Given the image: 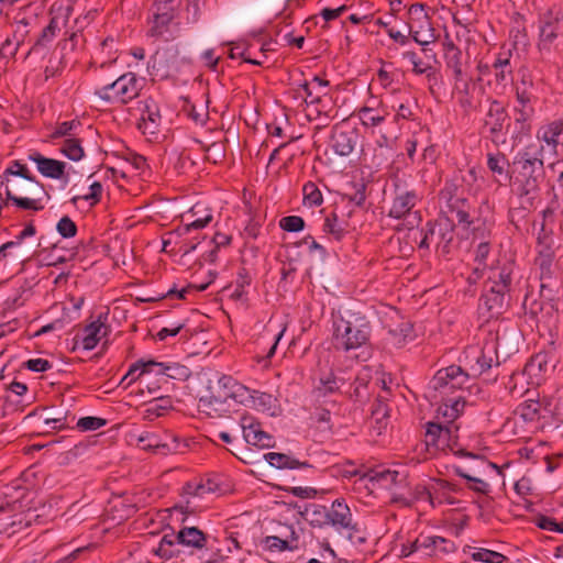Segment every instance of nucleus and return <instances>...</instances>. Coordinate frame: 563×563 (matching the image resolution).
Here are the masks:
<instances>
[{
  "label": "nucleus",
  "instance_id": "b1692460",
  "mask_svg": "<svg viewBox=\"0 0 563 563\" xmlns=\"http://www.w3.org/2000/svg\"><path fill=\"white\" fill-rule=\"evenodd\" d=\"M241 429L243 432V439L247 444L258 448H274V438L265 432L261 423L253 417L243 416L241 418Z\"/></svg>",
  "mask_w": 563,
  "mask_h": 563
},
{
  "label": "nucleus",
  "instance_id": "a878e982",
  "mask_svg": "<svg viewBox=\"0 0 563 563\" xmlns=\"http://www.w3.org/2000/svg\"><path fill=\"white\" fill-rule=\"evenodd\" d=\"M440 406L437 409V418L443 420L439 423L453 427V422L460 417L465 407V395L459 394L452 398H440Z\"/></svg>",
  "mask_w": 563,
  "mask_h": 563
},
{
  "label": "nucleus",
  "instance_id": "aec40b11",
  "mask_svg": "<svg viewBox=\"0 0 563 563\" xmlns=\"http://www.w3.org/2000/svg\"><path fill=\"white\" fill-rule=\"evenodd\" d=\"M141 118L137 122V129L143 134L157 136L162 123V114L158 103L153 98H146L139 102Z\"/></svg>",
  "mask_w": 563,
  "mask_h": 563
},
{
  "label": "nucleus",
  "instance_id": "bb28decb",
  "mask_svg": "<svg viewBox=\"0 0 563 563\" xmlns=\"http://www.w3.org/2000/svg\"><path fill=\"white\" fill-rule=\"evenodd\" d=\"M534 110L515 109L516 118L514 124H510L512 145L522 143L525 139L531 135V118Z\"/></svg>",
  "mask_w": 563,
  "mask_h": 563
},
{
  "label": "nucleus",
  "instance_id": "864d4df0",
  "mask_svg": "<svg viewBox=\"0 0 563 563\" xmlns=\"http://www.w3.org/2000/svg\"><path fill=\"white\" fill-rule=\"evenodd\" d=\"M303 205L309 207H319L323 202V196L318 186L308 181L302 187Z\"/></svg>",
  "mask_w": 563,
  "mask_h": 563
},
{
  "label": "nucleus",
  "instance_id": "412c9836",
  "mask_svg": "<svg viewBox=\"0 0 563 563\" xmlns=\"http://www.w3.org/2000/svg\"><path fill=\"white\" fill-rule=\"evenodd\" d=\"M455 228L456 224L446 216V212L441 211L435 224L437 252L440 255L446 257L455 247Z\"/></svg>",
  "mask_w": 563,
  "mask_h": 563
},
{
  "label": "nucleus",
  "instance_id": "20e7f679",
  "mask_svg": "<svg viewBox=\"0 0 563 563\" xmlns=\"http://www.w3.org/2000/svg\"><path fill=\"white\" fill-rule=\"evenodd\" d=\"M372 333L369 320L360 312H350L333 321V346L350 352L367 344Z\"/></svg>",
  "mask_w": 563,
  "mask_h": 563
},
{
  "label": "nucleus",
  "instance_id": "ea45409f",
  "mask_svg": "<svg viewBox=\"0 0 563 563\" xmlns=\"http://www.w3.org/2000/svg\"><path fill=\"white\" fill-rule=\"evenodd\" d=\"M369 384L371 380L367 377L357 376L345 394L355 404L364 405L371 398Z\"/></svg>",
  "mask_w": 563,
  "mask_h": 563
},
{
  "label": "nucleus",
  "instance_id": "c9c22d12",
  "mask_svg": "<svg viewBox=\"0 0 563 563\" xmlns=\"http://www.w3.org/2000/svg\"><path fill=\"white\" fill-rule=\"evenodd\" d=\"M154 360L140 358L130 365L128 373L122 377L120 385L124 388L129 387L132 383L143 378V376H150L153 374Z\"/></svg>",
  "mask_w": 563,
  "mask_h": 563
},
{
  "label": "nucleus",
  "instance_id": "5701e85b",
  "mask_svg": "<svg viewBox=\"0 0 563 563\" xmlns=\"http://www.w3.org/2000/svg\"><path fill=\"white\" fill-rule=\"evenodd\" d=\"M27 159L36 165V168L42 176L64 180L65 183L68 181L65 162L46 157L37 151L30 152Z\"/></svg>",
  "mask_w": 563,
  "mask_h": 563
},
{
  "label": "nucleus",
  "instance_id": "c03bdc74",
  "mask_svg": "<svg viewBox=\"0 0 563 563\" xmlns=\"http://www.w3.org/2000/svg\"><path fill=\"white\" fill-rule=\"evenodd\" d=\"M22 177L30 178L35 177L27 166L21 161L15 159L10 163V165L0 174V189L3 187V183H8L10 178Z\"/></svg>",
  "mask_w": 563,
  "mask_h": 563
},
{
  "label": "nucleus",
  "instance_id": "774afa93",
  "mask_svg": "<svg viewBox=\"0 0 563 563\" xmlns=\"http://www.w3.org/2000/svg\"><path fill=\"white\" fill-rule=\"evenodd\" d=\"M56 230L63 238L69 239L77 234L78 228L68 216H64L57 222Z\"/></svg>",
  "mask_w": 563,
  "mask_h": 563
},
{
  "label": "nucleus",
  "instance_id": "4c0bfd02",
  "mask_svg": "<svg viewBox=\"0 0 563 563\" xmlns=\"http://www.w3.org/2000/svg\"><path fill=\"white\" fill-rule=\"evenodd\" d=\"M178 544L188 548L202 549L207 544L208 536L197 527H184L177 532Z\"/></svg>",
  "mask_w": 563,
  "mask_h": 563
},
{
  "label": "nucleus",
  "instance_id": "4d7b16f0",
  "mask_svg": "<svg viewBox=\"0 0 563 563\" xmlns=\"http://www.w3.org/2000/svg\"><path fill=\"white\" fill-rule=\"evenodd\" d=\"M463 197V189L454 180H446L443 188L439 191V199L445 205Z\"/></svg>",
  "mask_w": 563,
  "mask_h": 563
},
{
  "label": "nucleus",
  "instance_id": "69168bd1",
  "mask_svg": "<svg viewBox=\"0 0 563 563\" xmlns=\"http://www.w3.org/2000/svg\"><path fill=\"white\" fill-rule=\"evenodd\" d=\"M80 125L81 123L79 120L64 121L62 123H58L55 130L49 135V139L56 140L64 136H71L74 130H76Z\"/></svg>",
  "mask_w": 563,
  "mask_h": 563
},
{
  "label": "nucleus",
  "instance_id": "ddd939ff",
  "mask_svg": "<svg viewBox=\"0 0 563 563\" xmlns=\"http://www.w3.org/2000/svg\"><path fill=\"white\" fill-rule=\"evenodd\" d=\"M563 12L560 8L553 5L538 15V49L550 53L553 43L558 40L562 29Z\"/></svg>",
  "mask_w": 563,
  "mask_h": 563
},
{
  "label": "nucleus",
  "instance_id": "3c124183",
  "mask_svg": "<svg viewBox=\"0 0 563 563\" xmlns=\"http://www.w3.org/2000/svg\"><path fill=\"white\" fill-rule=\"evenodd\" d=\"M60 152L70 161L78 162L85 156V151L79 139L69 137L63 143Z\"/></svg>",
  "mask_w": 563,
  "mask_h": 563
},
{
  "label": "nucleus",
  "instance_id": "f8f14e48",
  "mask_svg": "<svg viewBox=\"0 0 563 563\" xmlns=\"http://www.w3.org/2000/svg\"><path fill=\"white\" fill-rule=\"evenodd\" d=\"M510 129V117L506 106L497 100H490L489 107L483 120L481 133L496 146L506 142L504 129Z\"/></svg>",
  "mask_w": 563,
  "mask_h": 563
},
{
  "label": "nucleus",
  "instance_id": "0e129e2a",
  "mask_svg": "<svg viewBox=\"0 0 563 563\" xmlns=\"http://www.w3.org/2000/svg\"><path fill=\"white\" fill-rule=\"evenodd\" d=\"M445 65L449 69L453 71V78L455 81L463 80V69H462V52L460 54H446L444 56Z\"/></svg>",
  "mask_w": 563,
  "mask_h": 563
},
{
  "label": "nucleus",
  "instance_id": "4be33fe9",
  "mask_svg": "<svg viewBox=\"0 0 563 563\" xmlns=\"http://www.w3.org/2000/svg\"><path fill=\"white\" fill-rule=\"evenodd\" d=\"M178 51L174 47L157 49L151 56L148 67L161 79L169 78L177 70Z\"/></svg>",
  "mask_w": 563,
  "mask_h": 563
},
{
  "label": "nucleus",
  "instance_id": "13d9d810",
  "mask_svg": "<svg viewBox=\"0 0 563 563\" xmlns=\"http://www.w3.org/2000/svg\"><path fill=\"white\" fill-rule=\"evenodd\" d=\"M522 308L527 316L536 320L538 316L543 311L544 302L531 294H526Z\"/></svg>",
  "mask_w": 563,
  "mask_h": 563
},
{
  "label": "nucleus",
  "instance_id": "393cba45",
  "mask_svg": "<svg viewBox=\"0 0 563 563\" xmlns=\"http://www.w3.org/2000/svg\"><path fill=\"white\" fill-rule=\"evenodd\" d=\"M515 263L506 262L501 266L492 267L489 276L485 285L494 287L497 290L505 291L514 295L515 283H514Z\"/></svg>",
  "mask_w": 563,
  "mask_h": 563
},
{
  "label": "nucleus",
  "instance_id": "1a4fd4ad",
  "mask_svg": "<svg viewBox=\"0 0 563 563\" xmlns=\"http://www.w3.org/2000/svg\"><path fill=\"white\" fill-rule=\"evenodd\" d=\"M329 526L335 532L346 533L347 539L354 544H364L366 536L356 521H354L351 509L344 498H336L329 507Z\"/></svg>",
  "mask_w": 563,
  "mask_h": 563
},
{
  "label": "nucleus",
  "instance_id": "9b49d317",
  "mask_svg": "<svg viewBox=\"0 0 563 563\" xmlns=\"http://www.w3.org/2000/svg\"><path fill=\"white\" fill-rule=\"evenodd\" d=\"M445 208L446 212L456 217V225L466 230L472 229L474 239H484L490 234L492 223L487 219L472 217L471 210L473 207L466 197L453 199V201L445 205Z\"/></svg>",
  "mask_w": 563,
  "mask_h": 563
},
{
  "label": "nucleus",
  "instance_id": "e2e57ef3",
  "mask_svg": "<svg viewBox=\"0 0 563 563\" xmlns=\"http://www.w3.org/2000/svg\"><path fill=\"white\" fill-rule=\"evenodd\" d=\"M561 202L558 201V199H551L548 207L542 210V223L540 232H549L547 230L548 225H552L555 222V212L558 209H560Z\"/></svg>",
  "mask_w": 563,
  "mask_h": 563
},
{
  "label": "nucleus",
  "instance_id": "5fc2aeb1",
  "mask_svg": "<svg viewBox=\"0 0 563 563\" xmlns=\"http://www.w3.org/2000/svg\"><path fill=\"white\" fill-rule=\"evenodd\" d=\"M340 382H343V379L338 378L331 372L325 377L320 378V386H318L314 391L317 393L318 397H325L329 394H334L340 390Z\"/></svg>",
  "mask_w": 563,
  "mask_h": 563
},
{
  "label": "nucleus",
  "instance_id": "cd10ccee",
  "mask_svg": "<svg viewBox=\"0 0 563 563\" xmlns=\"http://www.w3.org/2000/svg\"><path fill=\"white\" fill-rule=\"evenodd\" d=\"M137 445L144 451L167 455L169 453H177L179 443L176 438H173L170 442H163L158 435L146 433L145 435L139 437Z\"/></svg>",
  "mask_w": 563,
  "mask_h": 563
},
{
  "label": "nucleus",
  "instance_id": "6ab92c4d",
  "mask_svg": "<svg viewBox=\"0 0 563 563\" xmlns=\"http://www.w3.org/2000/svg\"><path fill=\"white\" fill-rule=\"evenodd\" d=\"M419 201V196L415 189H407L401 186L398 179L395 183V197L388 216L390 218L401 220L405 219Z\"/></svg>",
  "mask_w": 563,
  "mask_h": 563
},
{
  "label": "nucleus",
  "instance_id": "8fccbe9b",
  "mask_svg": "<svg viewBox=\"0 0 563 563\" xmlns=\"http://www.w3.org/2000/svg\"><path fill=\"white\" fill-rule=\"evenodd\" d=\"M24 404L21 399H12L8 393L3 394L0 389V419L18 411H22Z\"/></svg>",
  "mask_w": 563,
  "mask_h": 563
},
{
  "label": "nucleus",
  "instance_id": "2eb2a0df",
  "mask_svg": "<svg viewBox=\"0 0 563 563\" xmlns=\"http://www.w3.org/2000/svg\"><path fill=\"white\" fill-rule=\"evenodd\" d=\"M492 343L497 347L496 352L505 363L519 352L520 345L523 343V334L515 323H500L496 331L495 341Z\"/></svg>",
  "mask_w": 563,
  "mask_h": 563
},
{
  "label": "nucleus",
  "instance_id": "e433bc0d",
  "mask_svg": "<svg viewBox=\"0 0 563 563\" xmlns=\"http://www.w3.org/2000/svg\"><path fill=\"white\" fill-rule=\"evenodd\" d=\"M434 490L432 492L424 485H416L411 492V497L408 498L401 494H394L391 501L400 504L404 507H411L416 501L428 500L434 507Z\"/></svg>",
  "mask_w": 563,
  "mask_h": 563
},
{
  "label": "nucleus",
  "instance_id": "f704fd0d",
  "mask_svg": "<svg viewBox=\"0 0 563 563\" xmlns=\"http://www.w3.org/2000/svg\"><path fill=\"white\" fill-rule=\"evenodd\" d=\"M108 319V312L100 313L98 316V319L96 321H92L91 323L87 324L82 329V335H81V342L85 350L89 351L96 347V345L100 341V332L104 328L107 330V327L104 324V321Z\"/></svg>",
  "mask_w": 563,
  "mask_h": 563
},
{
  "label": "nucleus",
  "instance_id": "c85d7f7f",
  "mask_svg": "<svg viewBox=\"0 0 563 563\" xmlns=\"http://www.w3.org/2000/svg\"><path fill=\"white\" fill-rule=\"evenodd\" d=\"M322 231L340 242L351 232V224L344 214L340 216L334 209L325 216Z\"/></svg>",
  "mask_w": 563,
  "mask_h": 563
},
{
  "label": "nucleus",
  "instance_id": "2f4dec72",
  "mask_svg": "<svg viewBox=\"0 0 563 563\" xmlns=\"http://www.w3.org/2000/svg\"><path fill=\"white\" fill-rule=\"evenodd\" d=\"M511 49L503 48V51L496 55L492 64V70L498 85H506L508 81H512L514 68L511 65Z\"/></svg>",
  "mask_w": 563,
  "mask_h": 563
},
{
  "label": "nucleus",
  "instance_id": "39448f33",
  "mask_svg": "<svg viewBox=\"0 0 563 563\" xmlns=\"http://www.w3.org/2000/svg\"><path fill=\"white\" fill-rule=\"evenodd\" d=\"M422 23L427 26L423 36H419V32L416 31L413 26H410V36L420 45L419 52L407 51L402 53V59L411 63L412 71L416 75L430 73L431 68H434L433 64L437 63V53L430 47V44L434 43L437 40L434 29L432 27L431 21L426 15H423Z\"/></svg>",
  "mask_w": 563,
  "mask_h": 563
},
{
  "label": "nucleus",
  "instance_id": "a211bd4d",
  "mask_svg": "<svg viewBox=\"0 0 563 563\" xmlns=\"http://www.w3.org/2000/svg\"><path fill=\"white\" fill-rule=\"evenodd\" d=\"M361 135L356 128L335 124L332 128L329 146L338 156L344 157L353 153L360 144Z\"/></svg>",
  "mask_w": 563,
  "mask_h": 563
},
{
  "label": "nucleus",
  "instance_id": "423d86ee",
  "mask_svg": "<svg viewBox=\"0 0 563 563\" xmlns=\"http://www.w3.org/2000/svg\"><path fill=\"white\" fill-rule=\"evenodd\" d=\"M470 380L471 374L453 364L437 371L429 383V388L438 394L434 397L452 398L459 394L464 395Z\"/></svg>",
  "mask_w": 563,
  "mask_h": 563
},
{
  "label": "nucleus",
  "instance_id": "6e6d98bb",
  "mask_svg": "<svg viewBox=\"0 0 563 563\" xmlns=\"http://www.w3.org/2000/svg\"><path fill=\"white\" fill-rule=\"evenodd\" d=\"M537 256H555L552 232H539L537 239Z\"/></svg>",
  "mask_w": 563,
  "mask_h": 563
},
{
  "label": "nucleus",
  "instance_id": "0eeeda50",
  "mask_svg": "<svg viewBox=\"0 0 563 563\" xmlns=\"http://www.w3.org/2000/svg\"><path fill=\"white\" fill-rule=\"evenodd\" d=\"M36 419L43 433H54L75 429L76 416L62 402L59 406L37 407L25 419Z\"/></svg>",
  "mask_w": 563,
  "mask_h": 563
},
{
  "label": "nucleus",
  "instance_id": "f03ea898",
  "mask_svg": "<svg viewBox=\"0 0 563 563\" xmlns=\"http://www.w3.org/2000/svg\"><path fill=\"white\" fill-rule=\"evenodd\" d=\"M36 227L30 221L11 241L0 246V267L12 268L20 266L22 269L25 263L41 255L47 250L44 238L35 239Z\"/></svg>",
  "mask_w": 563,
  "mask_h": 563
},
{
  "label": "nucleus",
  "instance_id": "72a5a7b5",
  "mask_svg": "<svg viewBox=\"0 0 563 563\" xmlns=\"http://www.w3.org/2000/svg\"><path fill=\"white\" fill-rule=\"evenodd\" d=\"M264 460L271 467L276 470H295V468H308L313 470V466L308 461H299L291 455L285 453L269 452L264 454Z\"/></svg>",
  "mask_w": 563,
  "mask_h": 563
},
{
  "label": "nucleus",
  "instance_id": "bf43d9fd",
  "mask_svg": "<svg viewBox=\"0 0 563 563\" xmlns=\"http://www.w3.org/2000/svg\"><path fill=\"white\" fill-rule=\"evenodd\" d=\"M532 522L542 530L558 532L563 534V522H558L555 518L538 514Z\"/></svg>",
  "mask_w": 563,
  "mask_h": 563
},
{
  "label": "nucleus",
  "instance_id": "c756f323",
  "mask_svg": "<svg viewBox=\"0 0 563 563\" xmlns=\"http://www.w3.org/2000/svg\"><path fill=\"white\" fill-rule=\"evenodd\" d=\"M153 374L159 376V380H164V384H168L169 379L187 380L191 372L189 367L179 363H161L155 361Z\"/></svg>",
  "mask_w": 563,
  "mask_h": 563
},
{
  "label": "nucleus",
  "instance_id": "603ef678",
  "mask_svg": "<svg viewBox=\"0 0 563 563\" xmlns=\"http://www.w3.org/2000/svg\"><path fill=\"white\" fill-rule=\"evenodd\" d=\"M399 473L391 470L371 471L369 481L377 483L380 487L388 488L393 484H397Z\"/></svg>",
  "mask_w": 563,
  "mask_h": 563
},
{
  "label": "nucleus",
  "instance_id": "680f3d73",
  "mask_svg": "<svg viewBox=\"0 0 563 563\" xmlns=\"http://www.w3.org/2000/svg\"><path fill=\"white\" fill-rule=\"evenodd\" d=\"M107 423H108V420L104 418L87 416V417L79 418L75 426L80 431L86 432V431L98 430V429L104 427Z\"/></svg>",
  "mask_w": 563,
  "mask_h": 563
},
{
  "label": "nucleus",
  "instance_id": "f257e3e1",
  "mask_svg": "<svg viewBox=\"0 0 563 563\" xmlns=\"http://www.w3.org/2000/svg\"><path fill=\"white\" fill-rule=\"evenodd\" d=\"M544 148L539 143H531L518 151L508 165L509 183L519 198H527L533 205L534 195L545 179L543 163Z\"/></svg>",
  "mask_w": 563,
  "mask_h": 563
},
{
  "label": "nucleus",
  "instance_id": "473e14b6",
  "mask_svg": "<svg viewBox=\"0 0 563 563\" xmlns=\"http://www.w3.org/2000/svg\"><path fill=\"white\" fill-rule=\"evenodd\" d=\"M174 9L172 7L156 4L153 13L152 26L147 32L151 37H159L167 31L168 25L174 20Z\"/></svg>",
  "mask_w": 563,
  "mask_h": 563
},
{
  "label": "nucleus",
  "instance_id": "7c9ffc66",
  "mask_svg": "<svg viewBox=\"0 0 563 563\" xmlns=\"http://www.w3.org/2000/svg\"><path fill=\"white\" fill-rule=\"evenodd\" d=\"M554 260L555 256H536L534 258V265L540 271V297H547V299L552 300L551 294L552 289L550 288V280L553 278L554 275Z\"/></svg>",
  "mask_w": 563,
  "mask_h": 563
},
{
  "label": "nucleus",
  "instance_id": "49530a36",
  "mask_svg": "<svg viewBox=\"0 0 563 563\" xmlns=\"http://www.w3.org/2000/svg\"><path fill=\"white\" fill-rule=\"evenodd\" d=\"M508 165H511V162L504 153L487 154V167L493 174L503 175L509 179Z\"/></svg>",
  "mask_w": 563,
  "mask_h": 563
},
{
  "label": "nucleus",
  "instance_id": "6e6552de",
  "mask_svg": "<svg viewBox=\"0 0 563 563\" xmlns=\"http://www.w3.org/2000/svg\"><path fill=\"white\" fill-rule=\"evenodd\" d=\"M140 87L134 73H126L93 92V101L126 104L139 96Z\"/></svg>",
  "mask_w": 563,
  "mask_h": 563
},
{
  "label": "nucleus",
  "instance_id": "a18cd8bd",
  "mask_svg": "<svg viewBox=\"0 0 563 563\" xmlns=\"http://www.w3.org/2000/svg\"><path fill=\"white\" fill-rule=\"evenodd\" d=\"M218 387L221 394H232L230 395V399L236 400L239 397L243 395V391L247 390V388L241 384H239L232 376L222 375L218 380Z\"/></svg>",
  "mask_w": 563,
  "mask_h": 563
},
{
  "label": "nucleus",
  "instance_id": "dca6fc26",
  "mask_svg": "<svg viewBox=\"0 0 563 563\" xmlns=\"http://www.w3.org/2000/svg\"><path fill=\"white\" fill-rule=\"evenodd\" d=\"M496 349L493 343L485 342L481 349L467 347L465 350V358L470 365L471 376H479L494 366L498 367L504 363L497 354Z\"/></svg>",
  "mask_w": 563,
  "mask_h": 563
},
{
  "label": "nucleus",
  "instance_id": "f3484780",
  "mask_svg": "<svg viewBox=\"0 0 563 563\" xmlns=\"http://www.w3.org/2000/svg\"><path fill=\"white\" fill-rule=\"evenodd\" d=\"M556 346L550 342L542 351L533 354L525 366V373L537 383L553 373L559 364Z\"/></svg>",
  "mask_w": 563,
  "mask_h": 563
},
{
  "label": "nucleus",
  "instance_id": "37998d69",
  "mask_svg": "<svg viewBox=\"0 0 563 563\" xmlns=\"http://www.w3.org/2000/svg\"><path fill=\"white\" fill-rule=\"evenodd\" d=\"M57 31H59L58 21L56 16H53L48 24L42 30L29 53L37 52L40 48L46 47L56 37Z\"/></svg>",
  "mask_w": 563,
  "mask_h": 563
},
{
  "label": "nucleus",
  "instance_id": "a19ab883",
  "mask_svg": "<svg viewBox=\"0 0 563 563\" xmlns=\"http://www.w3.org/2000/svg\"><path fill=\"white\" fill-rule=\"evenodd\" d=\"M170 533L163 536L155 551V554L165 560L177 558L180 554V550L175 549V545L178 544L177 533H175L173 528H170Z\"/></svg>",
  "mask_w": 563,
  "mask_h": 563
},
{
  "label": "nucleus",
  "instance_id": "09e8293b",
  "mask_svg": "<svg viewBox=\"0 0 563 563\" xmlns=\"http://www.w3.org/2000/svg\"><path fill=\"white\" fill-rule=\"evenodd\" d=\"M453 472L456 476H460L466 479L468 483H472L468 485V488L471 490L485 495L488 494L489 485L486 482L482 481L481 478L470 475L464 467L460 465H453Z\"/></svg>",
  "mask_w": 563,
  "mask_h": 563
},
{
  "label": "nucleus",
  "instance_id": "7ed1b4c3",
  "mask_svg": "<svg viewBox=\"0 0 563 563\" xmlns=\"http://www.w3.org/2000/svg\"><path fill=\"white\" fill-rule=\"evenodd\" d=\"M3 186L5 187L4 205L11 202L21 210L41 211L45 208L44 201L51 199L44 184L36 177L10 178L8 183H3Z\"/></svg>",
  "mask_w": 563,
  "mask_h": 563
},
{
  "label": "nucleus",
  "instance_id": "9d476101",
  "mask_svg": "<svg viewBox=\"0 0 563 563\" xmlns=\"http://www.w3.org/2000/svg\"><path fill=\"white\" fill-rule=\"evenodd\" d=\"M452 432L453 431L450 426H445L439 422H428L426 430L427 446H434L437 450H444L445 448H450L453 454L459 457H468L472 460H476L479 461L482 464H487L489 467L499 471V467L495 463L488 462L484 455L470 452L465 449L454 450L456 441H454L453 444H451Z\"/></svg>",
  "mask_w": 563,
  "mask_h": 563
},
{
  "label": "nucleus",
  "instance_id": "de8ad7c7",
  "mask_svg": "<svg viewBox=\"0 0 563 563\" xmlns=\"http://www.w3.org/2000/svg\"><path fill=\"white\" fill-rule=\"evenodd\" d=\"M563 132V122L553 121L538 131V137L544 141L548 145L556 146L558 137Z\"/></svg>",
  "mask_w": 563,
  "mask_h": 563
},
{
  "label": "nucleus",
  "instance_id": "58836bf2",
  "mask_svg": "<svg viewBox=\"0 0 563 563\" xmlns=\"http://www.w3.org/2000/svg\"><path fill=\"white\" fill-rule=\"evenodd\" d=\"M299 514L309 522L312 528H325L329 526V508L324 505L310 504Z\"/></svg>",
  "mask_w": 563,
  "mask_h": 563
},
{
  "label": "nucleus",
  "instance_id": "338daca9",
  "mask_svg": "<svg viewBox=\"0 0 563 563\" xmlns=\"http://www.w3.org/2000/svg\"><path fill=\"white\" fill-rule=\"evenodd\" d=\"M371 413L377 423H382L384 420H386L389 417V409L386 399L377 396L372 406Z\"/></svg>",
  "mask_w": 563,
  "mask_h": 563
},
{
  "label": "nucleus",
  "instance_id": "4468645a",
  "mask_svg": "<svg viewBox=\"0 0 563 563\" xmlns=\"http://www.w3.org/2000/svg\"><path fill=\"white\" fill-rule=\"evenodd\" d=\"M511 301L512 295L485 285L478 299V316L486 322L497 320L510 308Z\"/></svg>",
  "mask_w": 563,
  "mask_h": 563
},
{
  "label": "nucleus",
  "instance_id": "79ce46f5",
  "mask_svg": "<svg viewBox=\"0 0 563 563\" xmlns=\"http://www.w3.org/2000/svg\"><path fill=\"white\" fill-rule=\"evenodd\" d=\"M541 405L540 399H526L515 409V415L519 416L525 422H534L540 420Z\"/></svg>",
  "mask_w": 563,
  "mask_h": 563
},
{
  "label": "nucleus",
  "instance_id": "052dcab7",
  "mask_svg": "<svg viewBox=\"0 0 563 563\" xmlns=\"http://www.w3.org/2000/svg\"><path fill=\"white\" fill-rule=\"evenodd\" d=\"M472 559L484 563H503L508 560L503 553L483 548L473 552Z\"/></svg>",
  "mask_w": 563,
  "mask_h": 563
}]
</instances>
